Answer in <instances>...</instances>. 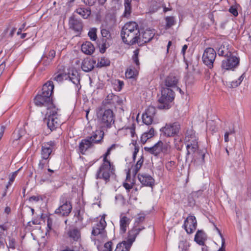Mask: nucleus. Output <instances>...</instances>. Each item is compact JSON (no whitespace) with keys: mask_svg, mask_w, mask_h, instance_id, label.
<instances>
[{"mask_svg":"<svg viewBox=\"0 0 251 251\" xmlns=\"http://www.w3.org/2000/svg\"><path fill=\"white\" fill-rule=\"evenodd\" d=\"M186 140L188 142L186 149L187 151L186 158H192V162L196 165L204 163L205 151L199 150L197 138L195 133L192 130L187 132Z\"/></svg>","mask_w":251,"mask_h":251,"instance_id":"nucleus-1","label":"nucleus"},{"mask_svg":"<svg viewBox=\"0 0 251 251\" xmlns=\"http://www.w3.org/2000/svg\"><path fill=\"white\" fill-rule=\"evenodd\" d=\"M53 89V82L51 80L48 81L43 85L42 92L38 94L35 97V104L39 107H46L47 111L56 107L51 98Z\"/></svg>","mask_w":251,"mask_h":251,"instance_id":"nucleus-2","label":"nucleus"},{"mask_svg":"<svg viewBox=\"0 0 251 251\" xmlns=\"http://www.w3.org/2000/svg\"><path fill=\"white\" fill-rule=\"evenodd\" d=\"M122 40L127 45H133L137 43L139 38V29L138 24L134 22L126 23L121 32Z\"/></svg>","mask_w":251,"mask_h":251,"instance_id":"nucleus-3","label":"nucleus"},{"mask_svg":"<svg viewBox=\"0 0 251 251\" xmlns=\"http://www.w3.org/2000/svg\"><path fill=\"white\" fill-rule=\"evenodd\" d=\"M106 225L105 216L103 215L100 217L99 222L93 227L91 238L99 249L101 243L107 237V233L105 229Z\"/></svg>","mask_w":251,"mask_h":251,"instance_id":"nucleus-4","label":"nucleus"},{"mask_svg":"<svg viewBox=\"0 0 251 251\" xmlns=\"http://www.w3.org/2000/svg\"><path fill=\"white\" fill-rule=\"evenodd\" d=\"M115 166L109 160H102L99 169L97 171L95 177L96 179H102L106 182L109 181L110 177L115 174Z\"/></svg>","mask_w":251,"mask_h":251,"instance_id":"nucleus-5","label":"nucleus"},{"mask_svg":"<svg viewBox=\"0 0 251 251\" xmlns=\"http://www.w3.org/2000/svg\"><path fill=\"white\" fill-rule=\"evenodd\" d=\"M98 121L102 129L110 128L115 122V115L113 111L108 109L101 110L98 115Z\"/></svg>","mask_w":251,"mask_h":251,"instance_id":"nucleus-6","label":"nucleus"},{"mask_svg":"<svg viewBox=\"0 0 251 251\" xmlns=\"http://www.w3.org/2000/svg\"><path fill=\"white\" fill-rule=\"evenodd\" d=\"M143 228L134 227L130 230L126 240L118 244L115 251H129L137 235Z\"/></svg>","mask_w":251,"mask_h":251,"instance_id":"nucleus-7","label":"nucleus"},{"mask_svg":"<svg viewBox=\"0 0 251 251\" xmlns=\"http://www.w3.org/2000/svg\"><path fill=\"white\" fill-rule=\"evenodd\" d=\"M161 92L158 107L160 109H168L171 107V103L175 98V93L171 88L167 87H163Z\"/></svg>","mask_w":251,"mask_h":251,"instance_id":"nucleus-8","label":"nucleus"},{"mask_svg":"<svg viewBox=\"0 0 251 251\" xmlns=\"http://www.w3.org/2000/svg\"><path fill=\"white\" fill-rule=\"evenodd\" d=\"M145 149L155 155H158L160 153H162L164 155L170 154L172 150L169 142L163 143L161 141H159L152 147H145Z\"/></svg>","mask_w":251,"mask_h":251,"instance_id":"nucleus-9","label":"nucleus"},{"mask_svg":"<svg viewBox=\"0 0 251 251\" xmlns=\"http://www.w3.org/2000/svg\"><path fill=\"white\" fill-rule=\"evenodd\" d=\"M72 207L66 195L61 196L60 199V206L55 213L61 216H67L71 212Z\"/></svg>","mask_w":251,"mask_h":251,"instance_id":"nucleus-10","label":"nucleus"},{"mask_svg":"<svg viewBox=\"0 0 251 251\" xmlns=\"http://www.w3.org/2000/svg\"><path fill=\"white\" fill-rule=\"evenodd\" d=\"M58 109L56 107L47 111L48 115L47 126L51 130H53L59 126L60 122L58 118Z\"/></svg>","mask_w":251,"mask_h":251,"instance_id":"nucleus-11","label":"nucleus"},{"mask_svg":"<svg viewBox=\"0 0 251 251\" xmlns=\"http://www.w3.org/2000/svg\"><path fill=\"white\" fill-rule=\"evenodd\" d=\"M180 125L177 123L167 124L160 129L161 133L165 137H173L177 135L180 130Z\"/></svg>","mask_w":251,"mask_h":251,"instance_id":"nucleus-12","label":"nucleus"},{"mask_svg":"<svg viewBox=\"0 0 251 251\" xmlns=\"http://www.w3.org/2000/svg\"><path fill=\"white\" fill-rule=\"evenodd\" d=\"M216 57V52L212 48H206L203 53L202 60L203 63L209 69L213 67V63Z\"/></svg>","mask_w":251,"mask_h":251,"instance_id":"nucleus-13","label":"nucleus"},{"mask_svg":"<svg viewBox=\"0 0 251 251\" xmlns=\"http://www.w3.org/2000/svg\"><path fill=\"white\" fill-rule=\"evenodd\" d=\"M239 58L233 55L229 56L222 62V68L226 70H234L239 64Z\"/></svg>","mask_w":251,"mask_h":251,"instance_id":"nucleus-14","label":"nucleus"},{"mask_svg":"<svg viewBox=\"0 0 251 251\" xmlns=\"http://www.w3.org/2000/svg\"><path fill=\"white\" fill-rule=\"evenodd\" d=\"M55 146L56 144L54 141H50L43 143L41 151V158L50 159L52 152L55 149Z\"/></svg>","mask_w":251,"mask_h":251,"instance_id":"nucleus-15","label":"nucleus"},{"mask_svg":"<svg viewBox=\"0 0 251 251\" xmlns=\"http://www.w3.org/2000/svg\"><path fill=\"white\" fill-rule=\"evenodd\" d=\"M26 131L23 128L16 130L12 135V140L13 146L16 147L17 145H24L25 143Z\"/></svg>","mask_w":251,"mask_h":251,"instance_id":"nucleus-16","label":"nucleus"},{"mask_svg":"<svg viewBox=\"0 0 251 251\" xmlns=\"http://www.w3.org/2000/svg\"><path fill=\"white\" fill-rule=\"evenodd\" d=\"M197 225L196 217L194 216L190 215L184 221L183 226L187 233L191 234L196 229Z\"/></svg>","mask_w":251,"mask_h":251,"instance_id":"nucleus-17","label":"nucleus"},{"mask_svg":"<svg viewBox=\"0 0 251 251\" xmlns=\"http://www.w3.org/2000/svg\"><path fill=\"white\" fill-rule=\"evenodd\" d=\"M155 113L156 109L154 107L149 106L142 115L143 122L147 125H151L152 123Z\"/></svg>","mask_w":251,"mask_h":251,"instance_id":"nucleus-18","label":"nucleus"},{"mask_svg":"<svg viewBox=\"0 0 251 251\" xmlns=\"http://www.w3.org/2000/svg\"><path fill=\"white\" fill-rule=\"evenodd\" d=\"M155 35L154 29H147L142 32V35L139 33V38H138V44H142L150 41Z\"/></svg>","mask_w":251,"mask_h":251,"instance_id":"nucleus-19","label":"nucleus"},{"mask_svg":"<svg viewBox=\"0 0 251 251\" xmlns=\"http://www.w3.org/2000/svg\"><path fill=\"white\" fill-rule=\"evenodd\" d=\"M104 136V132L102 130H96L93 131L91 136H88L87 138L92 143L100 144L101 143Z\"/></svg>","mask_w":251,"mask_h":251,"instance_id":"nucleus-20","label":"nucleus"},{"mask_svg":"<svg viewBox=\"0 0 251 251\" xmlns=\"http://www.w3.org/2000/svg\"><path fill=\"white\" fill-rule=\"evenodd\" d=\"M93 146L94 145L86 137L79 143L78 152L80 154H84L88 149L93 148Z\"/></svg>","mask_w":251,"mask_h":251,"instance_id":"nucleus-21","label":"nucleus"},{"mask_svg":"<svg viewBox=\"0 0 251 251\" xmlns=\"http://www.w3.org/2000/svg\"><path fill=\"white\" fill-rule=\"evenodd\" d=\"M131 222V219L126 217V216L123 215V214L120 215V234H124L127 230V228L128 227L130 223Z\"/></svg>","mask_w":251,"mask_h":251,"instance_id":"nucleus-22","label":"nucleus"},{"mask_svg":"<svg viewBox=\"0 0 251 251\" xmlns=\"http://www.w3.org/2000/svg\"><path fill=\"white\" fill-rule=\"evenodd\" d=\"M178 77L173 74H170L166 77L164 80V84L166 87L173 88L177 86L178 82Z\"/></svg>","mask_w":251,"mask_h":251,"instance_id":"nucleus-23","label":"nucleus"},{"mask_svg":"<svg viewBox=\"0 0 251 251\" xmlns=\"http://www.w3.org/2000/svg\"><path fill=\"white\" fill-rule=\"evenodd\" d=\"M144 162V159L141 157L136 163V165L128 169L126 174V179L130 177V175L135 176L140 169Z\"/></svg>","mask_w":251,"mask_h":251,"instance_id":"nucleus-24","label":"nucleus"},{"mask_svg":"<svg viewBox=\"0 0 251 251\" xmlns=\"http://www.w3.org/2000/svg\"><path fill=\"white\" fill-rule=\"evenodd\" d=\"M138 179L140 182L145 186H151L154 184L153 178L147 174H139Z\"/></svg>","mask_w":251,"mask_h":251,"instance_id":"nucleus-25","label":"nucleus"},{"mask_svg":"<svg viewBox=\"0 0 251 251\" xmlns=\"http://www.w3.org/2000/svg\"><path fill=\"white\" fill-rule=\"evenodd\" d=\"M96 62L90 58L84 59L81 64V68L85 72H88L92 71L95 64Z\"/></svg>","mask_w":251,"mask_h":251,"instance_id":"nucleus-26","label":"nucleus"},{"mask_svg":"<svg viewBox=\"0 0 251 251\" xmlns=\"http://www.w3.org/2000/svg\"><path fill=\"white\" fill-rule=\"evenodd\" d=\"M68 75V78L78 88H79L80 76L77 71L72 70Z\"/></svg>","mask_w":251,"mask_h":251,"instance_id":"nucleus-27","label":"nucleus"},{"mask_svg":"<svg viewBox=\"0 0 251 251\" xmlns=\"http://www.w3.org/2000/svg\"><path fill=\"white\" fill-rule=\"evenodd\" d=\"M228 46V45L226 43L222 44L217 50L218 55L225 57L226 56L227 57L232 55V54L229 51Z\"/></svg>","mask_w":251,"mask_h":251,"instance_id":"nucleus-28","label":"nucleus"},{"mask_svg":"<svg viewBox=\"0 0 251 251\" xmlns=\"http://www.w3.org/2000/svg\"><path fill=\"white\" fill-rule=\"evenodd\" d=\"M69 25L70 27L75 30L79 32L82 28V25L79 20L75 18L74 15L71 16L69 20Z\"/></svg>","mask_w":251,"mask_h":251,"instance_id":"nucleus-29","label":"nucleus"},{"mask_svg":"<svg viewBox=\"0 0 251 251\" xmlns=\"http://www.w3.org/2000/svg\"><path fill=\"white\" fill-rule=\"evenodd\" d=\"M81 50L84 53L90 55L95 51V48L90 42L86 41L81 45Z\"/></svg>","mask_w":251,"mask_h":251,"instance_id":"nucleus-30","label":"nucleus"},{"mask_svg":"<svg viewBox=\"0 0 251 251\" xmlns=\"http://www.w3.org/2000/svg\"><path fill=\"white\" fill-rule=\"evenodd\" d=\"M67 235L71 240L77 241L80 238V232L77 228H70L67 232Z\"/></svg>","mask_w":251,"mask_h":251,"instance_id":"nucleus-31","label":"nucleus"},{"mask_svg":"<svg viewBox=\"0 0 251 251\" xmlns=\"http://www.w3.org/2000/svg\"><path fill=\"white\" fill-rule=\"evenodd\" d=\"M206 239V236L204 232L198 230L195 236L194 240L200 245H203Z\"/></svg>","mask_w":251,"mask_h":251,"instance_id":"nucleus-32","label":"nucleus"},{"mask_svg":"<svg viewBox=\"0 0 251 251\" xmlns=\"http://www.w3.org/2000/svg\"><path fill=\"white\" fill-rule=\"evenodd\" d=\"M154 134V129L151 127L148 131L145 132L141 137V142L142 144H145L149 139L151 138Z\"/></svg>","mask_w":251,"mask_h":251,"instance_id":"nucleus-33","label":"nucleus"},{"mask_svg":"<svg viewBox=\"0 0 251 251\" xmlns=\"http://www.w3.org/2000/svg\"><path fill=\"white\" fill-rule=\"evenodd\" d=\"M101 34L102 36V46L104 48H106V41L107 40H110L112 38L111 35L110 33V31L105 28H103L101 30Z\"/></svg>","mask_w":251,"mask_h":251,"instance_id":"nucleus-34","label":"nucleus"},{"mask_svg":"<svg viewBox=\"0 0 251 251\" xmlns=\"http://www.w3.org/2000/svg\"><path fill=\"white\" fill-rule=\"evenodd\" d=\"M75 12L84 19H87L91 14V10L89 8H78L76 9Z\"/></svg>","mask_w":251,"mask_h":251,"instance_id":"nucleus-35","label":"nucleus"},{"mask_svg":"<svg viewBox=\"0 0 251 251\" xmlns=\"http://www.w3.org/2000/svg\"><path fill=\"white\" fill-rule=\"evenodd\" d=\"M138 72L137 70L133 67H129L126 72V76L128 78H132L137 76Z\"/></svg>","mask_w":251,"mask_h":251,"instance_id":"nucleus-36","label":"nucleus"},{"mask_svg":"<svg viewBox=\"0 0 251 251\" xmlns=\"http://www.w3.org/2000/svg\"><path fill=\"white\" fill-rule=\"evenodd\" d=\"M115 203L120 206H124L126 204V201L123 196L121 194H117L115 197Z\"/></svg>","mask_w":251,"mask_h":251,"instance_id":"nucleus-37","label":"nucleus"},{"mask_svg":"<svg viewBox=\"0 0 251 251\" xmlns=\"http://www.w3.org/2000/svg\"><path fill=\"white\" fill-rule=\"evenodd\" d=\"M174 146L176 150L178 151L181 150L183 146V144L181 138L177 136L174 138Z\"/></svg>","mask_w":251,"mask_h":251,"instance_id":"nucleus-38","label":"nucleus"},{"mask_svg":"<svg viewBox=\"0 0 251 251\" xmlns=\"http://www.w3.org/2000/svg\"><path fill=\"white\" fill-rule=\"evenodd\" d=\"M68 79V75L66 74H55L53 77V79L58 82H61L63 80Z\"/></svg>","mask_w":251,"mask_h":251,"instance_id":"nucleus-39","label":"nucleus"},{"mask_svg":"<svg viewBox=\"0 0 251 251\" xmlns=\"http://www.w3.org/2000/svg\"><path fill=\"white\" fill-rule=\"evenodd\" d=\"M110 64V61L107 58L102 57L99 60L97 65L98 67H103L108 66Z\"/></svg>","mask_w":251,"mask_h":251,"instance_id":"nucleus-40","label":"nucleus"},{"mask_svg":"<svg viewBox=\"0 0 251 251\" xmlns=\"http://www.w3.org/2000/svg\"><path fill=\"white\" fill-rule=\"evenodd\" d=\"M166 22L165 28L168 29L176 24V21L174 17L168 16L165 18Z\"/></svg>","mask_w":251,"mask_h":251,"instance_id":"nucleus-41","label":"nucleus"},{"mask_svg":"<svg viewBox=\"0 0 251 251\" xmlns=\"http://www.w3.org/2000/svg\"><path fill=\"white\" fill-rule=\"evenodd\" d=\"M179 251H189V245L185 241H180L178 244Z\"/></svg>","mask_w":251,"mask_h":251,"instance_id":"nucleus-42","label":"nucleus"},{"mask_svg":"<svg viewBox=\"0 0 251 251\" xmlns=\"http://www.w3.org/2000/svg\"><path fill=\"white\" fill-rule=\"evenodd\" d=\"M50 159L41 158L38 164V168L40 170H43L45 166H48Z\"/></svg>","mask_w":251,"mask_h":251,"instance_id":"nucleus-43","label":"nucleus"},{"mask_svg":"<svg viewBox=\"0 0 251 251\" xmlns=\"http://www.w3.org/2000/svg\"><path fill=\"white\" fill-rule=\"evenodd\" d=\"M8 244L7 245V247L8 249L14 250L16 248V242L14 238L8 236Z\"/></svg>","mask_w":251,"mask_h":251,"instance_id":"nucleus-44","label":"nucleus"},{"mask_svg":"<svg viewBox=\"0 0 251 251\" xmlns=\"http://www.w3.org/2000/svg\"><path fill=\"white\" fill-rule=\"evenodd\" d=\"M97 29L95 28H91L89 32L88 36L90 39L93 41H95L97 39Z\"/></svg>","mask_w":251,"mask_h":251,"instance_id":"nucleus-45","label":"nucleus"},{"mask_svg":"<svg viewBox=\"0 0 251 251\" xmlns=\"http://www.w3.org/2000/svg\"><path fill=\"white\" fill-rule=\"evenodd\" d=\"M18 171L13 172L10 176L9 181L6 185V189H8L9 187H10L12 183L14 182L15 178L17 175Z\"/></svg>","mask_w":251,"mask_h":251,"instance_id":"nucleus-46","label":"nucleus"},{"mask_svg":"<svg viewBox=\"0 0 251 251\" xmlns=\"http://www.w3.org/2000/svg\"><path fill=\"white\" fill-rule=\"evenodd\" d=\"M115 149V145H112L109 148H108L106 152L103 155V160H109L107 157L110 154L111 151Z\"/></svg>","mask_w":251,"mask_h":251,"instance_id":"nucleus-47","label":"nucleus"},{"mask_svg":"<svg viewBox=\"0 0 251 251\" xmlns=\"http://www.w3.org/2000/svg\"><path fill=\"white\" fill-rule=\"evenodd\" d=\"M52 60L46 54L43 55L41 59V62L44 66L49 65L52 62Z\"/></svg>","mask_w":251,"mask_h":251,"instance_id":"nucleus-48","label":"nucleus"},{"mask_svg":"<svg viewBox=\"0 0 251 251\" xmlns=\"http://www.w3.org/2000/svg\"><path fill=\"white\" fill-rule=\"evenodd\" d=\"M84 3L90 6L93 5L96 2V0H82ZM100 4H103L106 0H98Z\"/></svg>","mask_w":251,"mask_h":251,"instance_id":"nucleus-49","label":"nucleus"},{"mask_svg":"<svg viewBox=\"0 0 251 251\" xmlns=\"http://www.w3.org/2000/svg\"><path fill=\"white\" fill-rule=\"evenodd\" d=\"M137 191L138 189L137 188L132 189L130 194L128 193L129 197V200L132 198L134 200L137 201Z\"/></svg>","mask_w":251,"mask_h":251,"instance_id":"nucleus-50","label":"nucleus"},{"mask_svg":"<svg viewBox=\"0 0 251 251\" xmlns=\"http://www.w3.org/2000/svg\"><path fill=\"white\" fill-rule=\"evenodd\" d=\"M138 55H139V50H135L133 51V55L132 56V59L134 62L136 64L137 66H139L140 63L138 59Z\"/></svg>","mask_w":251,"mask_h":251,"instance_id":"nucleus-51","label":"nucleus"},{"mask_svg":"<svg viewBox=\"0 0 251 251\" xmlns=\"http://www.w3.org/2000/svg\"><path fill=\"white\" fill-rule=\"evenodd\" d=\"M137 141L134 140V139L132 140L131 144L134 147V150L133 153V159L134 160L135 159L137 153L139 152V148L138 146L136 145Z\"/></svg>","mask_w":251,"mask_h":251,"instance_id":"nucleus-52","label":"nucleus"},{"mask_svg":"<svg viewBox=\"0 0 251 251\" xmlns=\"http://www.w3.org/2000/svg\"><path fill=\"white\" fill-rule=\"evenodd\" d=\"M131 13V5H128V4H125V12H124V16L125 17H128Z\"/></svg>","mask_w":251,"mask_h":251,"instance_id":"nucleus-53","label":"nucleus"},{"mask_svg":"<svg viewBox=\"0 0 251 251\" xmlns=\"http://www.w3.org/2000/svg\"><path fill=\"white\" fill-rule=\"evenodd\" d=\"M112 245L111 242H107L104 244V248L101 251H112Z\"/></svg>","mask_w":251,"mask_h":251,"instance_id":"nucleus-54","label":"nucleus"},{"mask_svg":"<svg viewBox=\"0 0 251 251\" xmlns=\"http://www.w3.org/2000/svg\"><path fill=\"white\" fill-rule=\"evenodd\" d=\"M165 166L168 170H171L176 166V163L173 161H168L166 163Z\"/></svg>","mask_w":251,"mask_h":251,"instance_id":"nucleus-55","label":"nucleus"},{"mask_svg":"<svg viewBox=\"0 0 251 251\" xmlns=\"http://www.w3.org/2000/svg\"><path fill=\"white\" fill-rule=\"evenodd\" d=\"M123 186L126 190V192L129 193L131 190L133 188L132 183H124Z\"/></svg>","mask_w":251,"mask_h":251,"instance_id":"nucleus-56","label":"nucleus"},{"mask_svg":"<svg viewBox=\"0 0 251 251\" xmlns=\"http://www.w3.org/2000/svg\"><path fill=\"white\" fill-rule=\"evenodd\" d=\"M54 173V171L50 169H48V173H45V175L46 176V177L45 179H42V180L43 181H45L47 180H49L50 179V176H51V174L53 173Z\"/></svg>","mask_w":251,"mask_h":251,"instance_id":"nucleus-57","label":"nucleus"},{"mask_svg":"<svg viewBox=\"0 0 251 251\" xmlns=\"http://www.w3.org/2000/svg\"><path fill=\"white\" fill-rule=\"evenodd\" d=\"M52 219L49 217L47 220V231L49 232L50 230L52 229Z\"/></svg>","mask_w":251,"mask_h":251,"instance_id":"nucleus-58","label":"nucleus"},{"mask_svg":"<svg viewBox=\"0 0 251 251\" xmlns=\"http://www.w3.org/2000/svg\"><path fill=\"white\" fill-rule=\"evenodd\" d=\"M47 55L49 58L52 60L55 56V51L53 50H51L49 51L48 54Z\"/></svg>","mask_w":251,"mask_h":251,"instance_id":"nucleus-59","label":"nucleus"},{"mask_svg":"<svg viewBox=\"0 0 251 251\" xmlns=\"http://www.w3.org/2000/svg\"><path fill=\"white\" fill-rule=\"evenodd\" d=\"M229 11L234 16H237L238 15V11L237 10V9L234 7H231L229 9Z\"/></svg>","mask_w":251,"mask_h":251,"instance_id":"nucleus-60","label":"nucleus"},{"mask_svg":"<svg viewBox=\"0 0 251 251\" xmlns=\"http://www.w3.org/2000/svg\"><path fill=\"white\" fill-rule=\"evenodd\" d=\"M40 197L38 196H32L30 197L28 200L30 202H33V201H38L40 200Z\"/></svg>","mask_w":251,"mask_h":251,"instance_id":"nucleus-61","label":"nucleus"},{"mask_svg":"<svg viewBox=\"0 0 251 251\" xmlns=\"http://www.w3.org/2000/svg\"><path fill=\"white\" fill-rule=\"evenodd\" d=\"M240 84L238 81V80L232 81L231 83V87L235 88L239 86Z\"/></svg>","mask_w":251,"mask_h":251,"instance_id":"nucleus-62","label":"nucleus"},{"mask_svg":"<svg viewBox=\"0 0 251 251\" xmlns=\"http://www.w3.org/2000/svg\"><path fill=\"white\" fill-rule=\"evenodd\" d=\"M130 132L131 136L133 138L132 139H134V140L136 141V139L137 137H135V136H134L135 134V129L134 128H130Z\"/></svg>","mask_w":251,"mask_h":251,"instance_id":"nucleus-63","label":"nucleus"},{"mask_svg":"<svg viewBox=\"0 0 251 251\" xmlns=\"http://www.w3.org/2000/svg\"><path fill=\"white\" fill-rule=\"evenodd\" d=\"M117 98L116 95H113V94H110L107 96V100H113Z\"/></svg>","mask_w":251,"mask_h":251,"instance_id":"nucleus-64","label":"nucleus"}]
</instances>
